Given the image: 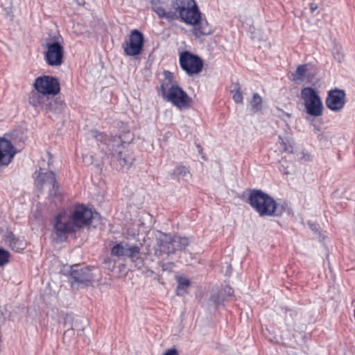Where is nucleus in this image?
<instances>
[{
    "instance_id": "1",
    "label": "nucleus",
    "mask_w": 355,
    "mask_h": 355,
    "mask_svg": "<svg viewBox=\"0 0 355 355\" xmlns=\"http://www.w3.org/2000/svg\"><path fill=\"white\" fill-rule=\"evenodd\" d=\"M246 202L260 216H280L286 211V203H277L273 198L260 189L250 191Z\"/></svg>"
},
{
    "instance_id": "2",
    "label": "nucleus",
    "mask_w": 355,
    "mask_h": 355,
    "mask_svg": "<svg viewBox=\"0 0 355 355\" xmlns=\"http://www.w3.org/2000/svg\"><path fill=\"white\" fill-rule=\"evenodd\" d=\"M133 140L134 135L129 130H123L119 135L113 136L109 140L108 150L110 151L112 159H116L119 165V168H116V170H121L125 166L129 169L133 164L135 159L123 151Z\"/></svg>"
},
{
    "instance_id": "3",
    "label": "nucleus",
    "mask_w": 355,
    "mask_h": 355,
    "mask_svg": "<svg viewBox=\"0 0 355 355\" xmlns=\"http://www.w3.org/2000/svg\"><path fill=\"white\" fill-rule=\"evenodd\" d=\"M301 98L304 101L306 112L313 116H320L323 113V104L316 90L310 87L301 90Z\"/></svg>"
},
{
    "instance_id": "4",
    "label": "nucleus",
    "mask_w": 355,
    "mask_h": 355,
    "mask_svg": "<svg viewBox=\"0 0 355 355\" xmlns=\"http://www.w3.org/2000/svg\"><path fill=\"white\" fill-rule=\"evenodd\" d=\"M43 46L46 49L44 60L49 66H60L64 62V46L58 40L49 39Z\"/></svg>"
},
{
    "instance_id": "5",
    "label": "nucleus",
    "mask_w": 355,
    "mask_h": 355,
    "mask_svg": "<svg viewBox=\"0 0 355 355\" xmlns=\"http://www.w3.org/2000/svg\"><path fill=\"white\" fill-rule=\"evenodd\" d=\"M69 275L72 279L71 284H77L81 288L92 286L94 275L89 267H80L78 265L70 266Z\"/></svg>"
},
{
    "instance_id": "6",
    "label": "nucleus",
    "mask_w": 355,
    "mask_h": 355,
    "mask_svg": "<svg viewBox=\"0 0 355 355\" xmlns=\"http://www.w3.org/2000/svg\"><path fill=\"white\" fill-rule=\"evenodd\" d=\"M180 2L177 19L189 25L196 24L200 19V15H202L196 1H187V6L186 1Z\"/></svg>"
},
{
    "instance_id": "7",
    "label": "nucleus",
    "mask_w": 355,
    "mask_h": 355,
    "mask_svg": "<svg viewBox=\"0 0 355 355\" xmlns=\"http://www.w3.org/2000/svg\"><path fill=\"white\" fill-rule=\"evenodd\" d=\"M153 10L159 19L168 21L177 19L179 1H150Z\"/></svg>"
},
{
    "instance_id": "8",
    "label": "nucleus",
    "mask_w": 355,
    "mask_h": 355,
    "mask_svg": "<svg viewBox=\"0 0 355 355\" xmlns=\"http://www.w3.org/2000/svg\"><path fill=\"white\" fill-rule=\"evenodd\" d=\"M180 64L187 74H198L202 69L203 61L197 55L189 51H183L180 55Z\"/></svg>"
},
{
    "instance_id": "9",
    "label": "nucleus",
    "mask_w": 355,
    "mask_h": 355,
    "mask_svg": "<svg viewBox=\"0 0 355 355\" xmlns=\"http://www.w3.org/2000/svg\"><path fill=\"white\" fill-rule=\"evenodd\" d=\"M163 98L179 109H188L192 103L191 98L179 85L171 87Z\"/></svg>"
},
{
    "instance_id": "10",
    "label": "nucleus",
    "mask_w": 355,
    "mask_h": 355,
    "mask_svg": "<svg viewBox=\"0 0 355 355\" xmlns=\"http://www.w3.org/2000/svg\"><path fill=\"white\" fill-rule=\"evenodd\" d=\"M144 38L141 32L137 29L131 31L128 40L125 41L122 46L125 55L135 56L139 55L144 47Z\"/></svg>"
},
{
    "instance_id": "11",
    "label": "nucleus",
    "mask_w": 355,
    "mask_h": 355,
    "mask_svg": "<svg viewBox=\"0 0 355 355\" xmlns=\"http://www.w3.org/2000/svg\"><path fill=\"white\" fill-rule=\"evenodd\" d=\"M34 87L35 90L44 96L56 95L60 90L58 80L50 76H42L37 78L35 80Z\"/></svg>"
},
{
    "instance_id": "12",
    "label": "nucleus",
    "mask_w": 355,
    "mask_h": 355,
    "mask_svg": "<svg viewBox=\"0 0 355 355\" xmlns=\"http://www.w3.org/2000/svg\"><path fill=\"white\" fill-rule=\"evenodd\" d=\"M53 228L55 234L60 236L75 232L77 230L71 216L66 213H60L55 217Z\"/></svg>"
},
{
    "instance_id": "13",
    "label": "nucleus",
    "mask_w": 355,
    "mask_h": 355,
    "mask_svg": "<svg viewBox=\"0 0 355 355\" xmlns=\"http://www.w3.org/2000/svg\"><path fill=\"white\" fill-rule=\"evenodd\" d=\"M346 103V94L343 89L335 88L327 93L326 106L331 111L340 112Z\"/></svg>"
},
{
    "instance_id": "14",
    "label": "nucleus",
    "mask_w": 355,
    "mask_h": 355,
    "mask_svg": "<svg viewBox=\"0 0 355 355\" xmlns=\"http://www.w3.org/2000/svg\"><path fill=\"white\" fill-rule=\"evenodd\" d=\"M35 183L39 189H42L44 185L49 186L50 196L55 197L59 194V185L55 178V174L51 171L39 173Z\"/></svg>"
},
{
    "instance_id": "15",
    "label": "nucleus",
    "mask_w": 355,
    "mask_h": 355,
    "mask_svg": "<svg viewBox=\"0 0 355 355\" xmlns=\"http://www.w3.org/2000/svg\"><path fill=\"white\" fill-rule=\"evenodd\" d=\"M73 223L77 229L90 225L93 218V212L83 205H78L71 214Z\"/></svg>"
},
{
    "instance_id": "16",
    "label": "nucleus",
    "mask_w": 355,
    "mask_h": 355,
    "mask_svg": "<svg viewBox=\"0 0 355 355\" xmlns=\"http://www.w3.org/2000/svg\"><path fill=\"white\" fill-rule=\"evenodd\" d=\"M173 244V236L164 234L162 237L157 239L155 255L156 257H161L163 254L170 255L175 253Z\"/></svg>"
},
{
    "instance_id": "17",
    "label": "nucleus",
    "mask_w": 355,
    "mask_h": 355,
    "mask_svg": "<svg viewBox=\"0 0 355 355\" xmlns=\"http://www.w3.org/2000/svg\"><path fill=\"white\" fill-rule=\"evenodd\" d=\"M16 150L11 141L0 138V167L8 166L12 160Z\"/></svg>"
},
{
    "instance_id": "18",
    "label": "nucleus",
    "mask_w": 355,
    "mask_h": 355,
    "mask_svg": "<svg viewBox=\"0 0 355 355\" xmlns=\"http://www.w3.org/2000/svg\"><path fill=\"white\" fill-rule=\"evenodd\" d=\"M190 25L193 26L191 31L196 38L209 35L213 33L211 26L208 23L206 18L202 17V15H200V19L196 24H191Z\"/></svg>"
},
{
    "instance_id": "19",
    "label": "nucleus",
    "mask_w": 355,
    "mask_h": 355,
    "mask_svg": "<svg viewBox=\"0 0 355 355\" xmlns=\"http://www.w3.org/2000/svg\"><path fill=\"white\" fill-rule=\"evenodd\" d=\"M65 107L64 102L60 98H46L44 109L46 113L59 114L62 112Z\"/></svg>"
},
{
    "instance_id": "20",
    "label": "nucleus",
    "mask_w": 355,
    "mask_h": 355,
    "mask_svg": "<svg viewBox=\"0 0 355 355\" xmlns=\"http://www.w3.org/2000/svg\"><path fill=\"white\" fill-rule=\"evenodd\" d=\"M164 78L162 80V83H161L160 89H159L162 98L170 92V89L171 87H174L175 86H178V84L174 80V76L172 72H171L169 71H164Z\"/></svg>"
},
{
    "instance_id": "21",
    "label": "nucleus",
    "mask_w": 355,
    "mask_h": 355,
    "mask_svg": "<svg viewBox=\"0 0 355 355\" xmlns=\"http://www.w3.org/2000/svg\"><path fill=\"white\" fill-rule=\"evenodd\" d=\"M46 98V96L37 90L32 91L28 94V103L35 110L39 108L44 109V105L45 104Z\"/></svg>"
},
{
    "instance_id": "22",
    "label": "nucleus",
    "mask_w": 355,
    "mask_h": 355,
    "mask_svg": "<svg viewBox=\"0 0 355 355\" xmlns=\"http://www.w3.org/2000/svg\"><path fill=\"white\" fill-rule=\"evenodd\" d=\"M6 244L12 250L20 252L25 248L24 245L12 232H9L5 236Z\"/></svg>"
},
{
    "instance_id": "23",
    "label": "nucleus",
    "mask_w": 355,
    "mask_h": 355,
    "mask_svg": "<svg viewBox=\"0 0 355 355\" xmlns=\"http://www.w3.org/2000/svg\"><path fill=\"white\" fill-rule=\"evenodd\" d=\"M178 286L176 288V295L178 296H183L186 293V288L190 286L191 281L185 277H176Z\"/></svg>"
},
{
    "instance_id": "24",
    "label": "nucleus",
    "mask_w": 355,
    "mask_h": 355,
    "mask_svg": "<svg viewBox=\"0 0 355 355\" xmlns=\"http://www.w3.org/2000/svg\"><path fill=\"white\" fill-rule=\"evenodd\" d=\"M173 245L175 252L184 250L189 244V241L187 237L175 235L173 236Z\"/></svg>"
},
{
    "instance_id": "25",
    "label": "nucleus",
    "mask_w": 355,
    "mask_h": 355,
    "mask_svg": "<svg viewBox=\"0 0 355 355\" xmlns=\"http://www.w3.org/2000/svg\"><path fill=\"white\" fill-rule=\"evenodd\" d=\"M187 177H191V173L187 167L183 165L178 166L173 171L171 178L179 180L180 178L187 180Z\"/></svg>"
},
{
    "instance_id": "26",
    "label": "nucleus",
    "mask_w": 355,
    "mask_h": 355,
    "mask_svg": "<svg viewBox=\"0 0 355 355\" xmlns=\"http://www.w3.org/2000/svg\"><path fill=\"white\" fill-rule=\"evenodd\" d=\"M308 71L307 64L299 65L295 72L292 73L293 80L295 82L303 81Z\"/></svg>"
},
{
    "instance_id": "27",
    "label": "nucleus",
    "mask_w": 355,
    "mask_h": 355,
    "mask_svg": "<svg viewBox=\"0 0 355 355\" xmlns=\"http://www.w3.org/2000/svg\"><path fill=\"white\" fill-rule=\"evenodd\" d=\"M251 108L250 111L252 113H257L261 110L262 107V98L258 93L253 94L252 98L250 101Z\"/></svg>"
},
{
    "instance_id": "28",
    "label": "nucleus",
    "mask_w": 355,
    "mask_h": 355,
    "mask_svg": "<svg viewBox=\"0 0 355 355\" xmlns=\"http://www.w3.org/2000/svg\"><path fill=\"white\" fill-rule=\"evenodd\" d=\"M140 254V248L138 245H129L128 243H126V248L125 252L124 254V257L134 259L135 257H138V256Z\"/></svg>"
},
{
    "instance_id": "29",
    "label": "nucleus",
    "mask_w": 355,
    "mask_h": 355,
    "mask_svg": "<svg viewBox=\"0 0 355 355\" xmlns=\"http://www.w3.org/2000/svg\"><path fill=\"white\" fill-rule=\"evenodd\" d=\"M95 139L98 142L101 144H104L106 146V149L102 148V151H105V155H110V152L107 148V143H109V140L111 139L112 137H108L107 135L102 132H96Z\"/></svg>"
},
{
    "instance_id": "30",
    "label": "nucleus",
    "mask_w": 355,
    "mask_h": 355,
    "mask_svg": "<svg viewBox=\"0 0 355 355\" xmlns=\"http://www.w3.org/2000/svg\"><path fill=\"white\" fill-rule=\"evenodd\" d=\"M126 243L123 245L122 243H119L114 245L111 250V254L116 257H124L125 252Z\"/></svg>"
},
{
    "instance_id": "31",
    "label": "nucleus",
    "mask_w": 355,
    "mask_h": 355,
    "mask_svg": "<svg viewBox=\"0 0 355 355\" xmlns=\"http://www.w3.org/2000/svg\"><path fill=\"white\" fill-rule=\"evenodd\" d=\"M279 143L281 144L283 150L286 153H292L293 151V147L292 142L288 139H284L282 136H279Z\"/></svg>"
},
{
    "instance_id": "32",
    "label": "nucleus",
    "mask_w": 355,
    "mask_h": 355,
    "mask_svg": "<svg viewBox=\"0 0 355 355\" xmlns=\"http://www.w3.org/2000/svg\"><path fill=\"white\" fill-rule=\"evenodd\" d=\"M232 94V98L236 103H243V94L240 90V85L239 83L234 84V89L231 91Z\"/></svg>"
},
{
    "instance_id": "33",
    "label": "nucleus",
    "mask_w": 355,
    "mask_h": 355,
    "mask_svg": "<svg viewBox=\"0 0 355 355\" xmlns=\"http://www.w3.org/2000/svg\"><path fill=\"white\" fill-rule=\"evenodd\" d=\"M209 301L216 306H218L226 301L225 296L218 292L217 293L212 294L209 297Z\"/></svg>"
},
{
    "instance_id": "34",
    "label": "nucleus",
    "mask_w": 355,
    "mask_h": 355,
    "mask_svg": "<svg viewBox=\"0 0 355 355\" xmlns=\"http://www.w3.org/2000/svg\"><path fill=\"white\" fill-rule=\"evenodd\" d=\"M10 253L3 248H0V266H3L8 263Z\"/></svg>"
},
{
    "instance_id": "35",
    "label": "nucleus",
    "mask_w": 355,
    "mask_h": 355,
    "mask_svg": "<svg viewBox=\"0 0 355 355\" xmlns=\"http://www.w3.org/2000/svg\"><path fill=\"white\" fill-rule=\"evenodd\" d=\"M219 292L225 297L226 301L228 300L229 297H232L234 295V290L229 285H225Z\"/></svg>"
},
{
    "instance_id": "36",
    "label": "nucleus",
    "mask_w": 355,
    "mask_h": 355,
    "mask_svg": "<svg viewBox=\"0 0 355 355\" xmlns=\"http://www.w3.org/2000/svg\"><path fill=\"white\" fill-rule=\"evenodd\" d=\"M1 7L5 10L6 15L7 17H10L12 19V1H6L5 4H2Z\"/></svg>"
},
{
    "instance_id": "37",
    "label": "nucleus",
    "mask_w": 355,
    "mask_h": 355,
    "mask_svg": "<svg viewBox=\"0 0 355 355\" xmlns=\"http://www.w3.org/2000/svg\"><path fill=\"white\" fill-rule=\"evenodd\" d=\"M64 326L67 328V331L72 329L73 317L71 314H65L64 316Z\"/></svg>"
},
{
    "instance_id": "38",
    "label": "nucleus",
    "mask_w": 355,
    "mask_h": 355,
    "mask_svg": "<svg viewBox=\"0 0 355 355\" xmlns=\"http://www.w3.org/2000/svg\"><path fill=\"white\" fill-rule=\"evenodd\" d=\"M159 265L162 267V271H166L168 272H171L174 267V263L173 262H159Z\"/></svg>"
},
{
    "instance_id": "39",
    "label": "nucleus",
    "mask_w": 355,
    "mask_h": 355,
    "mask_svg": "<svg viewBox=\"0 0 355 355\" xmlns=\"http://www.w3.org/2000/svg\"><path fill=\"white\" fill-rule=\"evenodd\" d=\"M334 57L336 60H337L339 62H341L344 60V55L342 53H340L338 51L336 52L335 50L333 52Z\"/></svg>"
},
{
    "instance_id": "40",
    "label": "nucleus",
    "mask_w": 355,
    "mask_h": 355,
    "mask_svg": "<svg viewBox=\"0 0 355 355\" xmlns=\"http://www.w3.org/2000/svg\"><path fill=\"white\" fill-rule=\"evenodd\" d=\"M310 11L312 14H314V12L318 8V4L314 2H311L309 3Z\"/></svg>"
},
{
    "instance_id": "41",
    "label": "nucleus",
    "mask_w": 355,
    "mask_h": 355,
    "mask_svg": "<svg viewBox=\"0 0 355 355\" xmlns=\"http://www.w3.org/2000/svg\"><path fill=\"white\" fill-rule=\"evenodd\" d=\"M163 355H179V354L175 348H172L167 350Z\"/></svg>"
},
{
    "instance_id": "42",
    "label": "nucleus",
    "mask_w": 355,
    "mask_h": 355,
    "mask_svg": "<svg viewBox=\"0 0 355 355\" xmlns=\"http://www.w3.org/2000/svg\"><path fill=\"white\" fill-rule=\"evenodd\" d=\"M104 263L108 264L109 266L112 264V267H114V263H112V261L110 258H106L104 260Z\"/></svg>"
},
{
    "instance_id": "43",
    "label": "nucleus",
    "mask_w": 355,
    "mask_h": 355,
    "mask_svg": "<svg viewBox=\"0 0 355 355\" xmlns=\"http://www.w3.org/2000/svg\"><path fill=\"white\" fill-rule=\"evenodd\" d=\"M85 2L84 1L83 4L79 3V6L84 5V4H85Z\"/></svg>"
}]
</instances>
